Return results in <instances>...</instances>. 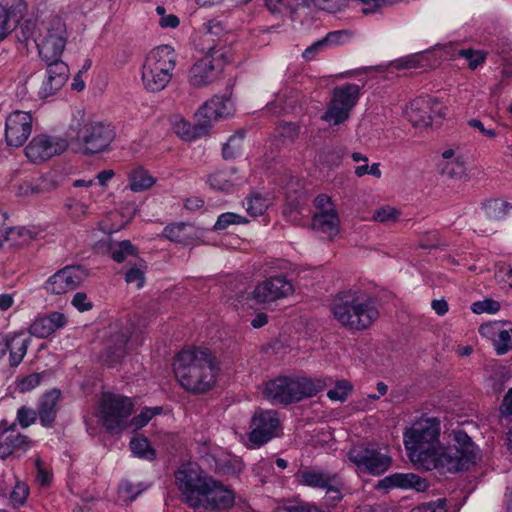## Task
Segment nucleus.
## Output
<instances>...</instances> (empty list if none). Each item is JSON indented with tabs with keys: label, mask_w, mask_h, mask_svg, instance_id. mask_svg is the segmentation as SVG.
Returning a JSON list of instances; mask_svg holds the SVG:
<instances>
[{
	"label": "nucleus",
	"mask_w": 512,
	"mask_h": 512,
	"mask_svg": "<svg viewBox=\"0 0 512 512\" xmlns=\"http://www.w3.org/2000/svg\"><path fill=\"white\" fill-rule=\"evenodd\" d=\"M457 55L467 60L469 64H482L486 60L484 50L461 49L457 51Z\"/></svg>",
	"instance_id": "6e6d98bb"
},
{
	"label": "nucleus",
	"mask_w": 512,
	"mask_h": 512,
	"mask_svg": "<svg viewBox=\"0 0 512 512\" xmlns=\"http://www.w3.org/2000/svg\"><path fill=\"white\" fill-rule=\"evenodd\" d=\"M342 489H343V483L340 479V477L336 476V484L335 485H328L326 487V501L330 505H335L337 502H339L343 495H342Z\"/></svg>",
	"instance_id": "4d7b16f0"
},
{
	"label": "nucleus",
	"mask_w": 512,
	"mask_h": 512,
	"mask_svg": "<svg viewBox=\"0 0 512 512\" xmlns=\"http://www.w3.org/2000/svg\"><path fill=\"white\" fill-rule=\"evenodd\" d=\"M331 312L338 323L349 331L369 329L379 317L373 299L358 290L340 292L331 305Z\"/></svg>",
	"instance_id": "39448f33"
},
{
	"label": "nucleus",
	"mask_w": 512,
	"mask_h": 512,
	"mask_svg": "<svg viewBox=\"0 0 512 512\" xmlns=\"http://www.w3.org/2000/svg\"><path fill=\"white\" fill-rule=\"evenodd\" d=\"M62 182V175L56 171H51L47 173L41 180V190L42 191H51L59 187Z\"/></svg>",
	"instance_id": "13d9d810"
},
{
	"label": "nucleus",
	"mask_w": 512,
	"mask_h": 512,
	"mask_svg": "<svg viewBox=\"0 0 512 512\" xmlns=\"http://www.w3.org/2000/svg\"><path fill=\"white\" fill-rule=\"evenodd\" d=\"M441 422L436 417L421 418L403 434L404 445L411 462L420 469L456 473L468 470L476 461V446L469 435L455 429L451 432L452 446L440 443Z\"/></svg>",
	"instance_id": "f257e3e1"
},
{
	"label": "nucleus",
	"mask_w": 512,
	"mask_h": 512,
	"mask_svg": "<svg viewBox=\"0 0 512 512\" xmlns=\"http://www.w3.org/2000/svg\"><path fill=\"white\" fill-rule=\"evenodd\" d=\"M280 420L273 410L259 411L251 419L249 441L260 447L278 435Z\"/></svg>",
	"instance_id": "9b49d317"
},
{
	"label": "nucleus",
	"mask_w": 512,
	"mask_h": 512,
	"mask_svg": "<svg viewBox=\"0 0 512 512\" xmlns=\"http://www.w3.org/2000/svg\"><path fill=\"white\" fill-rule=\"evenodd\" d=\"M279 136L288 142H294L300 133V126L296 123L292 122H282L279 124L278 128Z\"/></svg>",
	"instance_id": "5fc2aeb1"
},
{
	"label": "nucleus",
	"mask_w": 512,
	"mask_h": 512,
	"mask_svg": "<svg viewBox=\"0 0 512 512\" xmlns=\"http://www.w3.org/2000/svg\"><path fill=\"white\" fill-rule=\"evenodd\" d=\"M248 220H246L243 216L232 213V212H226L221 214L216 223L214 224L215 230H224L228 228L232 224H243L247 223Z\"/></svg>",
	"instance_id": "8fccbe9b"
},
{
	"label": "nucleus",
	"mask_w": 512,
	"mask_h": 512,
	"mask_svg": "<svg viewBox=\"0 0 512 512\" xmlns=\"http://www.w3.org/2000/svg\"><path fill=\"white\" fill-rule=\"evenodd\" d=\"M509 204L505 201L493 199L485 205V211L490 218H502L506 215Z\"/></svg>",
	"instance_id": "603ef678"
},
{
	"label": "nucleus",
	"mask_w": 512,
	"mask_h": 512,
	"mask_svg": "<svg viewBox=\"0 0 512 512\" xmlns=\"http://www.w3.org/2000/svg\"><path fill=\"white\" fill-rule=\"evenodd\" d=\"M34 30L35 23L31 20H26L20 25L19 31H17V37L21 41H27L32 37Z\"/></svg>",
	"instance_id": "774afa93"
},
{
	"label": "nucleus",
	"mask_w": 512,
	"mask_h": 512,
	"mask_svg": "<svg viewBox=\"0 0 512 512\" xmlns=\"http://www.w3.org/2000/svg\"><path fill=\"white\" fill-rule=\"evenodd\" d=\"M33 117L30 112L20 110L8 115L5 122V141L10 147H21L32 132Z\"/></svg>",
	"instance_id": "f8f14e48"
},
{
	"label": "nucleus",
	"mask_w": 512,
	"mask_h": 512,
	"mask_svg": "<svg viewBox=\"0 0 512 512\" xmlns=\"http://www.w3.org/2000/svg\"><path fill=\"white\" fill-rule=\"evenodd\" d=\"M146 61L152 64H176L177 54L172 46L160 45L148 53Z\"/></svg>",
	"instance_id": "473e14b6"
},
{
	"label": "nucleus",
	"mask_w": 512,
	"mask_h": 512,
	"mask_svg": "<svg viewBox=\"0 0 512 512\" xmlns=\"http://www.w3.org/2000/svg\"><path fill=\"white\" fill-rule=\"evenodd\" d=\"M145 490L142 483L134 484L131 481L124 480L118 488L119 497L125 502H132Z\"/></svg>",
	"instance_id": "a19ab883"
},
{
	"label": "nucleus",
	"mask_w": 512,
	"mask_h": 512,
	"mask_svg": "<svg viewBox=\"0 0 512 512\" xmlns=\"http://www.w3.org/2000/svg\"><path fill=\"white\" fill-rule=\"evenodd\" d=\"M130 189L134 192H141L154 184V179L144 169H135L129 177Z\"/></svg>",
	"instance_id": "e433bc0d"
},
{
	"label": "nucleus",
	"mask_w": 512,
	"mask_h": 512,
	"mask_svg": "<svg viewBox=\"0 0 512 512\" xmlns=\"http://www.w3.org/2000/svg\"><path fill=\"white\" fill-rule=\"evenodd\" d=\"M494 347L498 355H503L512 349V330L499 331L494 340Z\"/></svg>",
	"instance_id": "3c124183"
},
{
	"label": "nucleus",
	"mask_w": 512,
	"mask_h": 512,
	"mask_svg": "<svg viewBox=\"0 0 512 512\" xmlns=\"http://www.w3.org/2000/svg\"><path fill=\"white\" fill-rule=\"evenodd\" d=\"M312 227L315 231L326 235L330 239L335 237L340 231L338 213L332 207L326 211L316 213L312 220Z\"/></svg>",
	"instance_id": "412c9836"
},
{
	"label": "nucleus",
	"mask_w": 512,
	"mask_h": 512,
	"mask_svg": "<svg viewBox=\"0 0 512 512\" xmlns=\"http://www.w3.org/2000/svg\"><path fill=\"white\" fill-rule=\"evenodd\" d=\"M245 133L243 131L236 132L222 148V155L225 159H232L238 155L242 149Z\"/></svg>",
	"instance_id": "ea45409f"
},
{
	"label": "nucleus",
	"mask_w": 512,
	"mask_h": 512,
	"mask_svg": "<svg viewBox=\"0 0 512 512\" xmlns=\"http://www.w3.org/2000/svg\"><path fill=\"white\" fill-rule=\"evenodd\" d=\"M127 283H135L137 288H142L144 285V272L138 267L130 268L125 274Z\"/></svg>",
	"instance_id": "69168bd1"
},
{
	"label": "nucleus",
	"mask_w": 512,
	"mask_h": 512,
	"mask_svg": "<svg viewBox=\"0 0 512 512\" xmlns=\"http://www.w3.org/2000/svg\"><path fill=\"white\" fill-rule=\"evenodd\" d=\"M61 395L60 389L53 388L45 392L39 399L37 411L42 426L50 427L55 421Z\"/></svg>",
	"instance_id": "f3484780"
},
{
	"label": "nucleus",
	"mask_w": 512,
	"mask_h": 512,
	"mask_svg": "<svg viewBox=\"0 0 512 512\" xmlns=\"http://www.w3.org/2000/svg\"><path fill=\"white\" fill-rule=\"evenodd\" d=\"M495 279L503 285L502 288H512V268L506 265L499 266L495 272Z\"/></svg>",
	"instance_id": "bf43d9fd"
},
{
	"label": "nucleus",
	"mask_w": 512,
	"mask_h": 512,
	"mask_svg": "<svg viewBox=\"0 0 512 512\" xmlns=\"http://www.w3.org/2000/svg\"><path fill=\"white\" fill-rule=\"evenodd\" d=\"M218 370L216 357L207 348L182 350L174 363V373L179 384L193 394L209 391L216 383Z\"/></svg>",
	"instance_id": "7ed1b4c3"
},
{
	"label": "nucleus",
	"mask_w": 512,
	"mask_h": 512,
	"mask_svg": "<svg viewBox=\"0 0 512 512\" xmlns=\"http://www.w3.org/2000/svg\"><path fill=\"white\" fill-rule=\"evenodd\" d=\"M21 333L8 335L4 338L7 350L10 351V364L12 366H18L23 360L28 349V339L22 337Z\"/></svg>",
	"instance_id": "cd10ccee"
},
{
	"label": "nucleus",
	"mask_w": 512,
	"mask_h": 512,
	"mask_svg": "<svg viewBox=\"0 0 512 512\" xmlns=\"http://www.w3.org/2000/svg\"><path fill=\"white\" fill-rule=\"evenodd\" d=\"M163 235L177 243L190 244L194 239V227L190 223L178 222L167 225L163 230Z\"/></svg>",
	"instance_id": "a878e982"
},
{
	"label": "nucleus",
	"mask_w": 512,
	"mask_h": 512,
	"mask_svg": "<svg viewBox=\"0 0 512 512\" xmlns=\"http://www.w3.org/2000/svg\"><path fill=\"white\" fill-rule=\"evenodd\" d=\"M293 291V285L286 277L272 276L259 283L252 294L258 303H268L286 298Z\"/></svg>",
	"instance_id": "ddd939ff"
},
{
	"label": "nucleus",
	"mask_w": 512,
	"mask_h": 512,
	"mask_svg": "<svg viewBox=\"0 0 512 512\" xmlns=\"http://www.w3.org/2000/svg\"><path fill=\"white\" fill-rule=\"evenodd\" d=\"M222 73V66H191L188 77L192 86L202 87L220 79Z\"/></svg>",
	"instance_id": "b1692460"
},
{
	"label": "nucleus",
	"mask_w": 512,
	"mask_h": 512,
	"mask_svg": "<svg viewBox=\"0 0 512 512\" xmlns=\"http://www.w3.org/2000/svg\"><path fill=\"white\" fill-rule=\"evenodd\" d=\"M115 137L113 126L101 121H89L83 110H77L72 114L66 130V150L93 156L108 151Z\"/></svg>",
	"instance_id": "20e7f679"
},
{
	"label": "nucleus",
	"mask_w": 512,
	"mask_h": 512,
	"mask_svg": "<svg viewBox=\"0 0 512 512\" xmlns=\"http://www.w3.org/2000/svg\"><path fill=\"white\" fill-rule=\"evenodd\" d=\"M232 113V104L226 96H213L197 111V119H203V126L209 128L213 121Z\"/></svg>",
	"instance_id": "2eb2a0df"
},
{
	"label": "nucleus",
	"mask_w": 512,
	"mask_h": 512,
	"mask_svg": "<svg viewBox=\"0 0 512 512\" xmlns=\"http://www.w3.org/2000/svg\"><path fill=\"white\" fill-rule=\"evenodd\" d=\"M64 85V77L61 73L50 69L47 71L44 80L39 88L38 95L41 99H45L57 91Z\"/></svg>",
	"instance_id": "2f4dec72"
},
{
	"label": "nucleus",
	"mask_w": 512,
	"mask_h": 512,
	"mask_svg": "<svg viewBox=\"0 0 512 512\" xmlns=\"http://www.w3.org/2000/svg\"><path fill=\"white\" fill-rule=\"evenodd\" d=\"M71 304L80 312H85L92 308V303L88 300L87 295L83 292H77L73 296Z\"/></svg>",
	"instance_id": "338daca9"
},
{
	"label": "nucleus",
	"mask_w": 512,
	"mask_h": 512,
	"mask_svg": "<svg viewBox=\"0 0 512 512\" xmlns=\"http://www.w3.org/2000/svg\"><path fill=\"white\" fill-rule=\"evenodd\" d=\"M439 106V101L436 98H419L410 103L406 114L409 121L416 127H428L432 125V115L428 114V106Z\"/></svg>",
	"instance_id": "6ab92c4d"
},
{
	"label": "nucleus",
	"mask_w": 512,
	"mask_h": 512,
	"mask_svg": "<svg viewBox=\"0 0 512 512\" xmlns=\"http://www.w3.org/2000/svg\"><path fill=\"white\" fill-rule=\"evenodd\" d=\"M401 212L395 207L385 205L377 208L373 212L372 219L386 225H391L399 220Z\"/></svg>",
	"instance_id": "58836bf2"
},
{
	"label": "nucleus",
	"mask_w": 512,
	"mask_h": 512,
	"mask_svg": "<svg viewBox=\"0 0 512 512\" xmlns=\"http://www.w3.org/2000/svg\"><path fill=\"white\" fill-rule=\"evenodd\" d=\"M445 503V499H437L417 506L413 509V512H446Z\"/></svg>",
	"instance_id": "0e129e2a"
},
{
	"label": "nucleus",
	"mask_w": 512,
	"mask_h": 512,
	"mask_svg": "<svg viewBox=\"0 0 512 512\" xmlns=\"http://www.w3.org/2000/svg\"><path fill=\"white\" fill-rule=\"evenodd\" d=\"M297 476L299 477V482L303 485L326 489L328 485L336 484L337 474H329L318 470H305L299 472Z\"/></svg>",
	"instance_id": "393cba45"
},
{
	"label": "nucleus",
	"mask_w": 512,
	"mask_h": 512,
	"mask_svg": "<svg viewBox=\"0 0 512 512\" xmlns=\"http://www.w3.org/2000/svg\"><path fill=\"white\" fill-rule=\"evenodd\" d=\"M353 390L352 384L347 380L336 381L335 387L328 390L327 396L333 401L344 402Z\"/></svg>",
	"instance_id": "37998d69"
},
{
	"label": "nucleus",
	"mask_w": 512,
	"mask_h": 512,
	"mask_svg": "<svg viewBox=\"0 0 512 512\" xmlns=\"http://www.w3.org/2000/svg\"><path fill=\"white\" fill-rule=\"evenodd\" d=\"M253 474L262 483H265L274 474V467L272 462L269 459H260L253 466Z\"/></svg>",
	"instance_id": "de8ad7c7"
},
{
	"label": "nucleus",
	"mask_w": 512,
	"mask_h": 512,
	"mask_svg": "<svg viewBox=\"0 0 512 512\" xmlns=\"http://www.w3.org/2000/svg\"><path fill=\"white\" fill-rule=\"evenodd\" d=\"M29 494V489L26 484L18 482L13 491L11 492V500L15 505H23Z\"/></svg>",
	"instance_id": "e2e57ef3"
},
{
	"label": "nucleus",
	"mask_w": 512,
	"mask_h": 512,
	"mask_svg": "<svg viewBox=\"0 0 512 512\" xmlns=\"http://www.w3.org/2000/svg\"><path fill=\"white\" fill-rule=\"evenodd\" d=\"M173 128L175 133L186 141H191L198 138L207 130V127L203 126V119H198V123L195 126H192L184 119L178 117H176L175 121L173 122Z\"/></svg>",
	"instance_id": "7c9ffc66"
},
{
	"label": "nucleus",
	"mask_w": 512,
	"mask_h": 512,
	"mask_svg": "<svg viewBox=\"0 0 512 512\" xmlns=\"http://www.w3.org/2000/svg\"><path fill=\"white\" fill-rule=\"evenodd\" d=\"M172 69L162 66H142V81L144 87L151 92L163 90L170 82Z\"/></svg>",
	"instance_id": "a211bd4d"
},
{
	"label": "nucleus",
	"mask_w": 512,
	"mask_h": 512,
	"mask_svg": "<svg viewBox=\"0 0 512 512\" xmlns=\"http://www.w3.org/2000/svg\"><path fill=\"white\" fill-rule=\"evenodd\" d=\"M26 12V4L15 0L9 7L0 4V41L11 31L12 24L18 23Z\"/></svg>",
	"instance_id": "aec40b11"
},
{
	"label": "nucleus",
	"mask_w": 512,
	"mask_h": 512,
	"mask_svg": "<svg viewBox=\"0 0 512 512\" xmlns=\"http://www.w3.org/2000/svg\"><path fill=\"white\" fill-rule=\"evenodd\" d=\"M132 453L145 460H153L156 456L155 450L150 446L146 437H135L130 441Z\"/></svg>",
	"instance_id": "4c0bfd02"
},
{
	"label": "nucleus",
	"mask_w": 512,
	"mask_h": 512,
	"mask_svg": "<svg viewBox=\"0 0 512 512\" xmlns=\"http://www.w3.org/2000/svg\"><path fill=\"white\" fill-rule=\"evenodd\" d=\"M205 61L209 62L210 64L216 62H233L235 61L233 58V53L230 48L228 47H212L209 48Z\"/></svg>",
	"instance_id": "a18cd8bd"
},
{
	"label": "nucleus",
	"mask_w": 512,
	"mask_h": 512,
	"mask_svg": "<svg viewBox=\"0 0 512 512\" xmlns=\"http://www.w3.org/2000/svg\"><path fill=\"white\" fill-rule=\"evenodd\" d=\"M115 345L107 346L105 352L102 355L103 362L109 367L118 364L126 353V345L128 337L124 334H117L114 336Z\"/></svg>",
	"instance_id": "c756f323"
},
{
	"label": "nucleus",
	"mask_w": 512,
	"mask_h": 512,
	"mask_svg": "<svg viewBox=\"0 0 512 512\" xmlns=\"http://www.w3.org/2000/svg\"><path fill=\"white\" fill-rule=\"evenodd\" d=\"M64 316L53 312L47 316L36 318L29 327V333L38 338H45L63 325Z\"/></svg>",
	"instance_id": "4be33fe9"
},
{
	"label": "nucleus",
	"mask_w": 512,
	"mask_h": 512,
	"mask_svg": "<svg viewBox=\"0 0 512 512\" xmlns=\"http://www.w3.org/2000/svg\"><path fill=\"white\" fill-rule=\"evenodd\" d=\"M246 211L252 217L262 215L270 205V198L259 192H253L246 198Z\"/></svg>",
	"instance_id": "c9c22d12"
},
{
	"label": "nucleus",
	"mask_w": 512,
	"mask_h": 512,
	"mask_svg": "<svg viewBox=\"0 0 512 512\" xmlns=\"http://www.w3.org/2000/svg\"><path fill=\"white\" fill-rule=\"evenodd\" d=\"M63 152V137L47 132L35 135L25 147L27 158L34 164L46 162Z\"/></svg>",
	"instance_id": "9d476101"
},
{
	"label": "nucleus",
	"mask_w": 512,
	"mask_h": 512,
	"mask_svg": "<svg viewBox=\"0 0 512 512\" xmlns=\"http://www.w3.org/2000/svg\"><path fill=\"white\" fill-rule=\"evenodd\" d=\"M276 512H324V511H322L315 505L308 504V503H302V504H288V505L279 506L276 509Z\"/></svg>",
	"instance_id": "052dcab7"
},
{
	"label": "nucleus",
	"mask_w": 512,
	"mask_h": 512,
	"mask_svg": "<svg viewBox=\"0 0 512 512\" xmlns=\"http://www.w3.org/2000/svg\"><path fill=\"white\" fill-rule=\"evenodd\" d=\"M134 411L131 398L103 392L98 404L97 417L100 424L111 434H120L129 428V419Z\"/></svg>",
	"instance_id": "0eeeda50"
},
{
	"label": "nucleus",
	"mask_w": 512,
	"mask_h": 512,
	"mask_svg": "<svg viewBox=\"0 0 512 512\" xmlns=\"http://www.w3.org/2000/svg\"><path fill=\"white\" fill-rule=\"evenodd\" d=\"M349 460L362 473L380 475L388 470L391 458L380 451L364 445H356L348 452Z\"/></svg>",
	"instance_id": "1a4fd4ad"
},
{
	"label": "nucleus",
	"mask_w": 512,
	"mask_h": 512,
	"mask_svg": "<svg viewBox=\"0 0 512 512\" xmlns=\"http://www.w3.org/2000/svg\"><path fill=\"white\" fill-rule=\"evenodd\" d=\"M109 251L111 258L117 263L124 262L129 256L138 255L137 247L134 246L129 240L110 243Z\"/></svg>",
	"instance_id": "f704fd0d"
},
{
	"label": "nucleus",
	"mask_w": 512,
	"mask_h": 512,
	"mask_svg": "<svg viewBox=\"0 0 512 512\" xmlns=\"http://www.w3.org/2000/svg\"><path fill=\"white\" fill-rule=\"evenodd\" d=\"M45 289L48 293L54 295L64 293V269L58 270L46 281Z\"/></svg>",
	"instance_id": "09e8293b"
},
{
	"label": "nucleus",
	"mask_w": 512,
	"mask_h": 512,
	"mask_svg": "<svg viewBox=\"0 0 512 512\" xmlns=\"http://www.w3.org/2000/svg\"><path fill=\"white\" fill-rule=\"evenodd\" d=\"M64 51V40L50 35L42 44L39 53L47 64H60Z\"/></svg>",
	"instance_id": "bb28decb"
},
{
	"label": "nucleus",
	"mask_w": 512,
	"mask_h": 512,
	"mask_svg": "<svg viewBox=\"0 0 512 512\" xmlns=\"http://www.w3.org/2000/svg\"><path fill=\"white\" fill-rule=\"evenodd\" d=\"M243 469V461L237 456L226 455L215 463V470L227 476H238Z\"/></svg>",
	"instance_id": "72a5a7b5"
},
{
	"label": "nucleus",
	"mask_w": 512,
	"mask_h": 512,
	"mask_svg": "<svg viewBox=\"0 0 512 512\" xmlns=\"http://www.w3.org/2000/svg\"><path fill=\"white\" fill-rule=\"evenodd\" d=\"M471 310L475 314H494L500 310V303L496 300L487 298L482 301L474 302L471 305Z\"/></svg>",
	"instance_id": "864d4df0"
},
{
	"label": "nucleus",
	"mask_w": 512,
	"mask_h": 512,
	"mask_svg": "<svg viewBox=\"0 0 512 512\" xmlns=\"http://www.w3.org/2000/svg\"><path fill=\"white\" fill-rule=\"evenodd\" d=\"M360 86L344 84L333 89V96L322 119L331 125H340L348 120L350 112L358 102Z\"/></svg>",
	"instance_id": "6e6552de"
},
{
	"label": "nucleus",
	"mask_w": 512,
	"mask_h": 512,
	"mask_svg": "<svg viewBox=\"0 0 512 512\" xmlns=\"http://www.w3.org/2000/svg\"><path fill=\"white\" fill-rule=\"evenodd\" d=\"M38 416L37 410L23 405L17 410L15 422L16 424L18 423L21 428L26 429L36 422Z\"/></svg>",
	"instance_id": "c03bdc74"
},
{
	"label": "nucleus",
	"mask_w": 512,
	"mask_h": 512,
	"mask_svg": "<svg viewBox=\"0 0 512 512\" xmlns=\"http://www.w3.org/2000/svg\"><path fill=\"white\" fill-rule=\"evenodd\" d=\"M41 383V375L38 373H32L24 378H22L18 383V388L20 392H28Z\"/></svg>",
	"instance_id": "680f3d73"
},
{
	"label": "nucleus",
	"mask_w": 512,
	"mask_h": 512,
	"mask_svg": "<svg viewBox=\"0 0 512 512\" xmlns=\"http://www.w3.org/2000/svg\"><path fill=\"white\" fill-rule=\"evenodd\" d=\"M162 411L161 407L148 408L145 407L135 417L129 419V427L134 430L141 429L155 416L160 414Z\"/></svg>",
	"instance_id": "79ce46f5"
},
{
	"label": "nucleus",
	"mask_w": 512,
	"mask_h": 512,
	"mask_svg": "<svg viewBox=\"0 0 512 512\" xmlns=\"http://www.w3.org/2000/svg\"><path fill=\"white\" fill-rule=\"evenodd\" d=\"M427 487L428 484L426 480L413 473H395L388 475L379 480L376 486V488L383 489L385 491L393 488H413L418 492L425 491Z\"/></svg>",
	"instance_id": "dca6fc26"
},
{
	"label": "nucleus",
	"mask_w": 512,
	"mask_h": 512,
	"mask_svg": "<svg viewBox=\"0 0 512 512\" xmlns=\"http://www.w3.org/2000/svg\"><path fill=\"white\" fill-rule=\"evenodd\" d=\"M442 174L451 179H460L465 175L466 168L462 160L445 161L441 168Z\"/></svg>",
	"instance_id": "49530a36"
},
{
	"label": "nucleus",
	"mask_w": 512,
	"mask_h": 512,
	"mask_svg": "<svg viewBox=\"0 0 512 512\" xmlns=\"http://www.w3.org/2000/svg\"><path fill=\"white\" fill-rule=\"evenodd\" d=\"M207 183L214 190L230 191L241 183L236 168L217 169L208 176Z\"/></svg>",
	"instance_id": "5701e85b"
},
{
	"label": "nucleus",
	"mask_w": 512,
	"mask_h": 512,
	"mask_svg": "<svg viewBox=\"0 0 512 512\" xmlns=\"http://www.w3.org/2000/svg\"><path fill=\"white\" fill-rule=\"evenodd\" d=\"M1 425L0 458L4 460L18 451L26 452L31 446V440L26 435L14 433L16 422L8 425L7 421H2Z\"/></svg>",
	"instance_id": "4468645a"
},
{
	"label": "nucleus",
	"mask_w": 512,
	"mask_h": 512,
	"mask_svg": "<svg viewBox=\"0 0 512 512\" xmlns=\"http://www.w3.org/2000/svg\"><path fill=\"white\" fill-rule=\"evenodd\" d=\"M328 385L322 378L278 377L267 382L265 396L273 404H290L315 396Z\"/></svg>",
	"instance_id": "423d86ee"
},
{
	"label": "nucleus",
	"mask_w": 512,
	"mask_h": 512,
	"mask_svg": "<svg viewBox=\"0 0 512 512\" xmlns=\"http://www.w3.org/2000/svg\"><path fill=\"white\" fill-rule=\"evenodd\" d=\"M182 500L200 511L227 510L234 504V494L220 482L188 465L175 473Z\"/></svg>",
	"instance_id": "f03ea898"
},
{
	"label": "nucleus",
	"mask_w": 512,
	"mask_h": 512,
	"mask_svg": "<svg viewBox=\"0 0 512 512\" xmlns=\"http://www.w3.org/2000/svg\"><path fill=\"white\" fill-rule=\"evenodd\" d=\"M5 240L9 247H22L29 244L36 237V233L26 227L5 228Z\"/></svg>",
	"instance_id": "c85d7f7f"
}]
</instances>
